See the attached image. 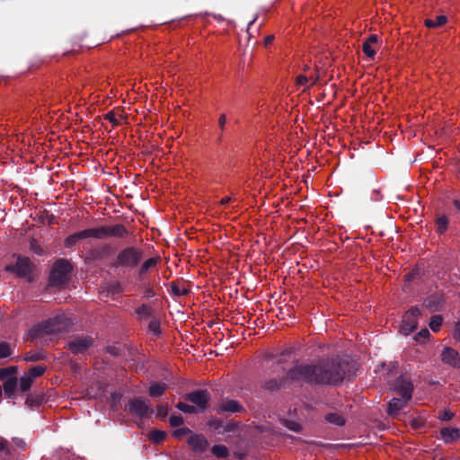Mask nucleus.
Instances as JSON below:
<instances>
[{"label":"nucleus","instance_id":"f257e3e1","mask_svg":"<svg viewBox=\"0 0 460 460\" xmlns=\"http://www.w3.org/2000/svg\"><path fill=\"white\" fill-rule=\"evenodd\" d=\"M344 361L333 359L319 365H296L288 370V378L315 384H337L346 375Z\"/></svg>","mask_w":460,"mask_h":460},{"label":"nucleus","instance_id":"f03ea898","mask_svg":"<svg viewBox=\"0 0 460 460\" xmlns=\"http://www.w3.org/2000/svg\"><path fill=\"white\" fill-rule=\"evenodd\" d=\"M144 251L136 246H127L121 249L116 258L111 262V267L131 271L136 270L143 261Z\"/></svg>","mask_w":460,"mask_h":460},{"label":"nucleus","instance_id":"7ed1b4c3","mask_svg":"<svg viewBox=\"0 0 460 460\" xmlns=\"http://www.w3.org/2000/svg\"><path fill=\"white\" fill-rule=\"evenodd\" d=\"M36 265L25 256H17L15 263L9 264L5 267V270L15 274L18 278L24 279L27 282L31 283L36 276Z\"/></svg>","mask_w":460,"mask_h":460},{"label":"nucleus","instance_id":"20e7f679","mask_svg":"<svg viewBox=\"0 0 460 460\" xmlns=\"http://www.w3.org/2000/svg\"><path fill=\"white\" fill-rule=\"evenodd\" d=\"M73 270L74 266L67 259H58L52 265L49 283L57 286L64 285L69 279Z\"/></svg>","mask_w":460,"mask_h":460},{"label":"nucleus","instance_id":"39448f33","mask_svg":"<svg viewBox=\"0 0 460 460\" xmlns=\"http://www.w3.org/2000/svg\"><path fill=\"white\" fill-rule=\"evenodd\" d=\"M69 323L67 319L64 316H58L54 319H50L42 323L38 327L31 330L32 337L39 338L44 337L45 335L57 334L64 332Z\"/></svg>","mask_w":460,"mask_h":460},{"label":"nucleus","instance_id":"423d86ee","mask_svg":"<svg viewBox=\"0 0 460 460\" xmlns=\"http://www.w3.org/2000/svg\"><path fill=\"white\" fill-rule=\"evenodd\" d=\"M92 231L93 238L98 240H103L111 237L125 239L129 235V231L122 224L93 227Z\"/></svg>","mask_w":460,"mask_h":460},{"label":"nucleus","instance_id":"0eeeda50","mask_svg":"<svg viewBox=\"0 0 460 460\" xmlns=\"http://www.w3.org/2000/svg\"><path fill=\"white\" fill-rule=\"evenodd\" d=\"M114 252L113 248L108 243H101L89 248L84 257L85 264L92 265L104 261Z\"/></svg>","mask_w":460,"mask_h":460},{"label":"nucleus","instance_id":"6e6552de","mask_svg":"<svg viewBox=\"0 0 460 460\" xmlns=\"http://www.w3.org/2000/svg\"><path fill=\"white\" fill-rule=\"evenodd\" d=\"M161 262V257L159 255L145 259L139 263L135 270V276L137 279L140 281L146 280L151 274L155 272L158 268V264Z\"/></svg>","mask_w":460,"mask_h":460},{"label":"nucleus","instance_id":"1a4fd4ad","mask_svg":"<svg viewBox=\"0 0 460 460\" xmlns=\"http://www.w3.org/2000/svg\"><path fill=\"white\" fill-rule=\"evenodd\" d=\"M420 315V313L418 308H411L406 312L400 326V332L404 335H409L413 331H415Z\"/></svg>","mask_w":460,"mask_h":460},{"label":"nucleus","instance_id":"9d476101","mask_svg":"<svg viewBox=\"0 0 460 460\" xmlns=\"http://www.w3.org/2000/svg\"><path fill=\"white\" fill-rule=\"evenodd\" d=\"M186 399L195 404L198 411H203L209 400V394L206 390H198L192 393H190Z\"/></svg>","mask_w":460,"mask_h":460},{"label":"nucleus","instance_id":"9b49d317","mask_svg":"<svg viewBox=\"0 0 460 460\" xmlns=\"http://www.w3.org/2000/svg\"><path fill=\"white\" fill-rule=\"evenodd\" d=\"M128 410L130 412L139 417H145L153 412L152 408L147 404V402L145 400L139 398L131 400L129 402Z\"/></svg>","mask_w":460,"mask_h":460},{"label":"nucleus","instance_id":"f8f14e48","mask_svg":"<svg viewBox=\"0 0 460 460\" xmlns=\"http://www.w3.org/2000/svg\"><path fill=\"white\" fill-rule=\"evenodd\" d=\"M87 238H93L92 228L84 229L68 235L64 241V245L66 248H72L78 241Z\"/></svg>","mask_w":460,"mask_h":460},{"label":"nucleus","instance_id":"ddd939ff","mask_svg":"<svg viewBox=\"0 0 460 460\" xmlns=\"http://www.w3.org/2000/svg\"><path fill=\"white\" fill-rule=\"evenodd\" d=\"M93 344V339L90 337H80L70 341L68 349L71 352L77 354L86 350Z\"/></svg>","mask_w":460,"mask_h":460},{"label":"nucleus","instance_id":"4468645a","mask_svg":"<svg viewBox=\"0 0 460 460\" xmlns=\"http://www.w3.org/2000/svg\"><path fill=\"white\" fill-rule=\"evenodd\" d=\"M441 359L445 364L454 367H460V356L456 350L452 348H445L441 353Z\"/></svg>","mask_w":460,"mask_h":460},{"label":"nucleus","instance_id":"2eb2a0df","mask_svg":"<svg viewBox=\"0 0 460 460\" xmlns=\"http://www.w3.org/2000/svg\"><path fill=\"white\" fill-rule=\"evenodd\" d=\"M188 444L196 452H204L208 447V441L203 435H190Z\"/></svg>","mask_w":460,"mask_h":460},{"label":"nucleus","instance_id":"dca6fc26","mask_svg":"<svg viewBox=\"0 0 460 460\" xmlns=\"http://www.w3.org/2000/svg\"><path fill=\"white\" fill-rule=\"evenodd\" d=\"M440 437L447 444L454 443L460 439V429L447 427L440 430Z\"/></svg>","mask_w":460,"mask_h":460},{"label":"nucleus","instance_id":"f3484780","mask_svg":"<svg viewBox=\"0 0 460 460\" xmlns=\"http://www.w3.org/2000/svg\"><path fill=\"white\" fill-rule=\"evenodd\" d=\"M377 41L378 36L376 34H370L362 44V51L371 59L376 56V50L372 48V45L376 44Z\"/></svg>","mask_w":460,"mask_h":460},{"label":"nucleus","instance_id":"a211bd4d","mask_svg":"<svg viewBox=\"0 0 460 460\" xmlns=\"http://www.w3.org/2000/svg\"><path fill=\"white\" fill-rule=\"evenodd\" d=\"M395 389L406 400H411L412 385L411 384L404 379H399L396 383Z\"/></svg>","mask_w":460,"mask_h":460},{"label":"nucleus","instance_id":"6ab92c4d","mask_svg":"<svg viewBox=\"0 0 460 460\" xmlns=\"http://www.w3.org/2000/svg\"><path fill=\"white\" fill-rule=\"evenodd\" d=\"M243 409L242 405L234 400L223 401L218 405V412H238Z\"/></svg>","mask_w":460,"mask_h":460},{"label":"nucleus","instance_id":"aec40b11","mask_svg":"<svg viewBox=\"0 0 460 460\" xmlns=\"http://www.w3.org/2000/svg\"><path fill=\"white\" fill-rule=\"evenodd\" d=\"M410 400H406L405 398L402 397V398H394L390 403H389V408H388V412L390 415H395L397 414V412L402 409L406 404L407 402H409Z\"/></svg>","mask_w":460,"mask_h":460},{"label":"nucleus","instance_id":"412c9836","mask_svg":"<svg viewBox=\"0 0 460 460\" xmlns=\"http://www.w3.org/2000/svg\"><path fill=\"white\" fill-rule=\"evenodd\" d=\"M421 277V270L419 267L413 268L410 272L405 274L404 279L408 285H418V279Z\"/></svg>","mask_w":460,"mask_h":460},{"label":"nucleus","instance_id":"4be33fe9","mask_svg":"<svg viewBox=\"0 0 460 460\" xmlns=\"http://www.w3.org/2000/svg\"><path fill=\"white\" fill-rule=\"evenodd\" d=\"M447 22V17L445 16V15H438L436 17V20H432V19H426L424 21V24L428 27V28H437V27H441L443 26L444 24H446Z\"/></svg>","mask_w":460,"mask_h":460},{"label":"nucleus","instance_id":"5701e85b","mask_svg":"<svg viewBox=\"0 0 460 460\" xmlns=\"http://www.w3.org/2000/svg\"><path fill=\"white\" fill-rule=\"evenodd\" d=\"M166 390L165 384L154 383L149 387V394L152 397L161 396Z\"/></svg>","mask_w":460,"mask_h":460},{"label":"nucleus","instance_id":"b1692460","mask_svg":"<svg viewBox=\"0 0 460 460\" xmlns=\"http://www.w3.org/2000/svg\"><path fill=\"white\" fill-rule=\"evenodd\" d=\"M449 219L447 216L442 215L439 217H438L436 224H437V231L439 234H444L448 226Z\"/></svg>","mask_w":460,"mask_h":460},{"label":"nucleus","instance_id":"393cba45","mask_svg":"<svg viewBox=\"0 0 460 460\" xmlns=\"http://www.w3.org/2000/svg\"><path fill=\"white\" fill-rule=\"evenodd\" d=\"M17 381L16 378H9L4 383V393L11 397L16 389Z\"/></svg>","mask_w":460,"mask_h":460},{"label":"nucleus","instance_id":"a878e982","mask_svg":"<svg viewBox=\"0 0 460 460\" xmlns=\"http://www.w3.org/2000/svg\"><path fill=\"white\" fill-rule=\"evenodd\" d=\"M226 114H221L218 119V128L219 132L217 134V142L221 143L224 138V132L226 129Z\"/></svg>","mask_w":460,"mask_h":460},{"label":"nucleus","instance_id":"bb28decb","mask_svg":"<svg viewBox=\"0 0 460 460\" xmlns=\"http://www.w3.org/2000/svg\"><path fill=\"white\" fill-rule=\"evenodd\" d=\"M15 373H16V367H14L2 368L0 370V380L5 382L9 378H15L14 377Z\"/></svg>","mask_w":460,"mask_h":460},{"label":"nucleus","instance_id":"cd10ccee","mask_svg":"<svg viewBox=\"0 0 460 460\" xmlns=\"http://www.w3.org/2000/svg\"><path fill=\"white\" fill-rule=\"evenodd\" d=\"M13 354V347L5 341L0 342V358H5Z\"/></svg>","mask_w":460,"mask_h":460},{"label":"nucleus","instance_id":"c85d7f7f","mask_svg":"<svg viewBox=\"0 0 460 460\" xmlns=\"http://www.w3.org/2000/svg\"><path fill=\"white\" fill-rule=\"evenodd\" d=\"M212 453L220 458H225L228 456L229 452L226 447L223 445H217L211 448Z\"/></svg>","mask_w":460,"mask_h":460},{"label":"nucleus","instance_id":"c756f323","mask_svg":"<svg viewBox=\"0 0 460 460\" xmlns=\"http://www.w3.org/2000/svg\"><path fill=\"white\" fill-rule=\"evenodd\" d=\"M326 420L332 424L341 426L345 423L344 418L338 413H329L326 415Z\"/></svg>","mask_w":460,"mask_h":460},{"label":"nucleus","instance_id":"7c9ffc66","mask_svg":"<svg viewBox=\"0 0 460 460\" xmlns=\"http://www.w3.org/2000/svg\"><path fill=\"white\" fill-rule=\"evenodd\" d=\"M442 323H443V318L441 315H434L431 317L429 325V328L433 332H438L440 329Z\"/></svg>","mask_w":460,"mask_h":460},{"label":"nucleus","instance_id":"2f4dec72","mask_svg":"<svg viewBox=\"0 0 460 460\" xmlns=\"http://www.w3.org/2000/svg\"><path fill=\"white\" fill-rule=\"evenodd\" d=\"M46 370V367L45 366H41V365H39V366H35L33 367H31L27 375L29 376H31L32 379L38 377V376H40L41 375H43V373L45 372Z\"/></svg>","mask_w":460,"mask_h":460},{"label":"nucleus","instance_id":"473e14b6","mask_svg":"<svg viewBox=\"0 0 460 460\" xmlns=\"http://www.w3.org/2000/svg\"><path fill=\"white\" fill-rule=\"evenodd\" d=\"M33 382V379L25 374L23 376L20 378V388L22 391H27L30 389Z\"/></svg>","mask_w":460,"mask_h":460},{"label":"nucleus","instance_id":"72a5a7b5","mask_svg":"<svg viewBox=\"0 0 460 460\" xmlns=\"http://www.w3.org/2000/svg\"><path fill=\"white\" fill-rule=\"evenodd\" d=\"M177 408L179 410H181V411L187 412V413H197V412H199L197 408L194 405H190V404L185 403V402H179L177 404Z\"/></svg>","mask_w":460,"mask_h":460},{"label":"nucleus","instance_id":"f704fd0d","mask_svg":"<svg viewBox=\"0 0 460 460\" xmlns=\"http://www.w3.org/2000/svg\"><path fill=\"white\" fill-rule=\"evenodd\" d=\"M164 438H165V433L164 431L153 430L150 433V439H152L153 441H155L156 443L163 441Z\"/></svg>","mask_w":460,"mask_h":460},{"label":"nucleus","instance_id":"c9c22d12","mask_svg":"<svg viewBox=\"0 0 460 460\" xmlns=\"http://www.w3.org/2000/svg\"><path fill=\"white\" fill-rule=\"evenodd\" d=\"M425 304H426V306L428 308H429L430 310L437 311L441 307L443 301L441 299H439L438 302H433L431 299H428L425 302Z\"/></svg>","mask_w":460,"mask_h":460},{"label":"nucleus","instance_id":"e433bc0d","mask_svg":"<svg viewBox=\"0 0 460 460\" xmlns=\"http://www.w3.org/2000/svg\"><path fill=\"white\" fill-rule=\"evenodd\" d=\"M30 249L34 253L39 254V255L43 254V252H44L43 249L40 247V245L39 244V243L35 239H32L31 241Z\"/></svg>","mask_w":460,"mask_h":460},{"label":"nucleus","instance_id":"4c0bfd02","mask_svg":"<svg viewBox=\"0 0 460 460\" xmlns=\"http://www.w3.org/2000/svg\"><path fill=\"white\" fill-rule=\"evenodd\" d=\"M104 119L109 120L113 127H117L119 125V121L116 119L115 113L113 111H109L104 115Z\"/></svg>","mask_w":460,"mask_h":460},{"label":"nucleus","instance_id":"58836bf2","mask_svg":"<svg viewBox=\"0 0 460 460\" xmlns=\"http://www.w3.org/2000/svg\"><path fill=\"white\" fill-rule=\"evenodd\" d=\"M137 314H139L140 317H146L151 315L152 309L149 306L143 305L141 307L138 308Z\"/></svg>","mask_w":460,"mask_h":460},{"label":"nucleus","instance_id":"ea45409f","mask_svg":"<svg viewBox=\"0 0 460 460\" xmlns=\"http://www.w3.org/2000/svg\"><path fill=\"white\" fill-rule=\"evenodd\" d=\"M148 328L155 334L160 333V323L157 320H152L149 323Z\"/></svg>","mask_w":460,"mask_h":460},{"label":"nucleus","instance_id":"a19ab883","mask_svg":"<svg viewBox=\"0 0 460 460\" xmlns=\"http://www.w3.org/2000/svg\"><path fill=\"white\" fill-rule=\"evenodd\" d=\"M190 433V430L188 428H180L176 430H174L173 435L177 438H181L186 435H189Z\"/></svg>","mask_w":460,"mask_h":460},{"label":"nucleus","instance_id":"79ce46f5","mask_svg":"<svg viewBox=\"0 0 460 460\" xmlns=\"http://www.w3.org/2000/svg\"><path fill=\"white\" fill-rule=\"evenodd\" d=\"M454 413L449 410H444L439 412L438 418L442 420H449L453 418Z\"/></svg>","mask_w":460,"mask_h":460},{"label":"nucleus","instance_id":"37998d69","mask_svg":"<svg viewBox=\"0 0 460 460\" xmlns=\"http://www.w3.org/2000/svg\"><path fill=\"white\" fill-rule=\"evenodd\" d=\"M183 422V419L181 416L172 415L170 417V423L173 427H177Z\"/></svg>","mask_w":460,"mask_h":460},{"label":"nucleus","instance_id":"c03bdc74","mask_svg":"<svg viewBox=\"0 0 460 460\" xmlns=\"http://www.w3.org/2000/svg\"><path fill=\"white\" fill-rule=\"evenodd\" d=\"M429 337V332L427 329L421 330L417 336L415 337V340L418 341H420L422 340L428 339Z\"/></svg>","mask_w":460,"mask_h":460},{"label":"nucleus","instance_id":"a18cd8bd","mask_svg":"<svg viewBox=\"0 0 460 460\" xmlns=\"http://www.w3.org/2000/svg\"><path fill=\"white\" fill-rule=\"evenodd\" d=\"M0 452H5V453L10 452L8 441L2 437H0Z\"/></svg>","mask_w":460,"mask_h":460},{"label":"nucleus","instance_id":"49530a36","mask_svg":"<svg viewBox=\"0 0 460 460\" xmlns=\"http://www.w3.org/2000/svg\"><path fill=\"white\" fill-rule=\"evenodd\" d=\"M168 413V406L166 404H162L157 407V415L160 417H164Z\"/></svg>","mask_w":460,"mask_h":460},{"label":"nucleus","instance_id":"de8ad7c7","mask_svg":"<svg viewBox=\"0 0 460 460\" xmlns=\"http://www.w3.org/2000/svg\"><path fill=\"white\" fill-rule=\"evenodd\" d=\"M310 81V78L305 75H298L296 77V84L300 85H305Z\"/></svg>","mask_w":460,"mask_h":460},{"label":"nucleus","instance_id":"09e8293b","mask_svg":"<svg viewBox=\"0 0 460 460\" xmlns=\"http://www.w3.org/2000/svg\"><path fill=\"white\" fill-rule=\"evenodd\" d=\"M13 441L14 445H15L17 447L21 448V449H24V448H25V447H26L25 442H24L22 439H21V438H13Z\"/></svg>","mask_w":460,"mask_h":460},{"label":"nucleus","instance_id":"8fccbe9b","mask_svg":"<svg viewBox=\"0 0 460 460\" xmlns=\"http://www.w3.org/2000/svg\"><path fill=\"white\" fill-rule=\"evenodd\" d=\"M454 337H455V339H456L460 341V322H457L456 323L455 331H454Z\"/></svg>","mask_w":460,"mask_h":460},{"label":"nucleus","instance_id":"3c124183","mask_svg":"<svg viewBox=\"0 0 460 460\" xmlns=\"http://www.w3.org/2000/svg\"><path fill=\"white\" fill-rule=\"evenodd\" d=\"M174 296H185L188 294L189 289H172Z\"/></svg>","mask_w":460,"mask_h":460},{"label":"nucleus","instance_id":"603ef678","mask_svg":"<svg viewBox=\"0 0 460 460\" xmlns=\"http://www.w3.org/2000/svg\"><path fill=\"white\" fill-rule=\"evenodd\" d=\"M274 36L273 35H269L265 38L264 40V45L265 47H268L269 45H270L272 43V41L274 40Z\"/></svg>","mask_w":460,"mask_h":460},{"label":"nucleus","instance_id":"864d4df0","mask_svg":"<svg viewBox=\"0 0 460 460\" xmlns=\"http://www.w3.org/2000/svg\"><path fill=\"white\" fill-rule=\"evenodd\" d=\"M230 200H231L230 197H225L220 200V205L225 206V205L228 204L230 202Z\"/></svg>","mask_w":460,"mask_h":460},{"label":"nucleus","instance_id":"5fc2aeb1","mask_svg":"<svg viewBox=\"0 0 460 460\" xmlns=\"http://www.w3.org/2000/svg\"><path fill=\"white\" fill-rule=\"evenodd\" d=\"M453 205L460 212V200L454 199L453 200Z\"/></svg>","mask_w":460,"mask_h":460},{"label":"nucleus","instance_id":"6e6d98bb","mask_svg":"<svg viewBox=\"0 0 460 460\" xmlns=\"http://www.w3.org/2000/svg\"><path fill=\"white\" fill-rule=\"evenodd\" d=\"M280 386V384H278L277 382H270L269 385V388H279Z\"/></svg>","mask_w":460,"mask_h":460},{"label":"nucleus","instance_id":"4d7b16f0","mask_svg":"<svg viewBox=\"0 0 460 460\" xmlns=\"http://www.w3.org/2000/svg\"><path fill=\"white\" fill-rule=\"evenodd\" d=\"M26 360H31V361H34V360H38L39 359V357L38 356H27L25 358Z\"/></svg>","mask_w":460,"mask_h":460},{"label":"nucleus","instance_id":"13d9d810","mask_svg":"<svg viewBox=\"0 0 460 460\" xmlns=\"http://www.w3.org/2000/svg\"><path fill=\"white\" fill-rule=\"evenodd\" d=\"M309 78H310L309 82H311V85L315 84L318 80V77L314 78L313 76H310Z\"/></svg>","mask_w":460,"mask_h":460},{"label":"nucleus","instance_id":"bf43d9fd","mask_svg":"<svg viewBox=\"0 0 460 460\" xmlns=\"http://www.w3.org/2000/svg\"><path fill=\"white\" fill-rule=\"evenodd\" d=\"M289 429L297 431L299 429V425L293 424V426H290Z\"/></svg>","mask_w":460,"mask_h":460},{"label":"nucleus","instance_id":"052dcab7","mask_svg":"<svg viewBox=\"0 0 460 460\" xmlns=\"http://www.w3.org/2000/svg\"><path fill=\"white\" fill-rule=\"evenodd\" d=\"M170 288H177V286H176V284H175V282H174V281H172V282L171 283V287H170Z\"/></svg>","mask_w":460,"mask_h":460},{"label":"nucleus","instance_id":"680f3d73","mask_svg":"<svg viewBox=\"0 0 460 460\" xmlns=\"http://www.w3.org/2000/svg\"><path fill=\"white\" fill-rule=\"evenodd\" d=\"M109 289L106 290V293H108ZM105 296V291H102V296Z\"/></svg>","mask_w":460,"mask_h":460}]
</instances>
